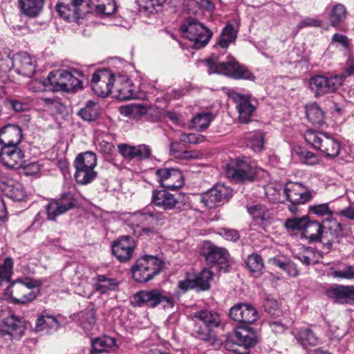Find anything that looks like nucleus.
<instances>
[{
  "instance_id": "1",
  "label": "nucleus",
  "mask_w": 354,
  "mask_h": 354,
  "mask_svg": "<svg viewBox=\"0 0 354 354\" xmlns=\"http://www.w3.org/2000/svg\"><path fill=\"white\" fill-rule=\"evenodd\" d=\"M349 230L335 219H326L322 223L317 221H306L303 234L310 241H320L330 250L335 239L349 235Z\"/></svg>"
},
{
  "instance_id": "2",
  "label": "nucleus",
  "mask_w": 354,
  "mask_h": 354,
  "mask_svg": "<svg viewBox=\"0 0 354 354\" xmlns=\"http://www.w3.org/2000/svg\"><path fill=\"white\" fill-rule=\"evenodd\" d=\"M209 67L208 73H219L235 80H245L254 82L256 77L245 65L234 59L227 62H218L217 57H211L206 60Z\"/></svg>"
},
{
  "instance_id": "3",
  "label": "nucleus",
  "mask_w": 354,
  "mask_h": 354,
  "mask_svg": "<svg viewBox=\"0 0 354 354\" xmlns=\"http://www.w3.org/2000/svg\"><path fill=\"white\" fill-rule=\"evenodd\" d=\"M80 75L81 73L76 70L52 71L49 73L44 85L46 87H49L50 91L54 92L73 91L82 87V81L77 76Z\"/></svg>"
},
{
  "instance_id": "4",
  "label": "nucleus",
  "mask_w": 354,
  "mask_h": 354,
  "mask_svg": "<svg viewBox=\"0 0 354 354\" xmlns=\"http://www.w3.org/2000/svg\"><path fill=\"white\" fill-rule=\"evenodd\" d=\"M180 30L183 37L193 42L192 47L195 49L205 47L213 35L211 30L192 17L184 20Z\"/></svg>"
},
{
  "instance_id": "5",
  "label": "nucleus",
  "mask_w": 354,
  "mask_h": 354,
  "mask_svg": "<svg viewBox=\"0 0 354 354\" xmlns=\"http://www.w3.org/2000/svg\"><path fill=\"white\" fill-rule=\"evenodd\" d=\"M304 138L315 149L321 151L328 157L335 158L339 154V142L327 133L308 129Z\"/></svg>"
},
{
  "instance_id": "6",
  "label": "nucleus",
  "mask_w": 354,
  "mask_h": 354,
  "mask_svg": "<svg viewBox=\"0 0 354 354\" xmlns=\"http://www.w3.org/2000/svg\"><path fill=\"white\" fill-rule=\"evenodd\" d=\"M40 285L39 281L30 278L24 280L17 279L9 286L7 292L10 295L14 303L26 304L33 301L37 297L36 288Z\"/></svg>"
},
{
  "instance_id": "7",
  "label": "nucleus",
  "mask_w": 354,
  "mask_h": 354,
  "mask_svg": "<svg viewBox=\"0 0 354 354\" xmlns=\"http://www.w3.org/2000/svg\"><path fill=\"white\" fill-rule=\"evenodd\" d=\"M25 327L21 321L6 309L0 310V337L6 341L19 340Z\"/></svg>"
},
{
  "instance_id": "8",
  "label": "nucleus",
  "mask_w": 354,
  "mask_h": 354,
  "mask_svg": "<svg viewBox=\"0 0 354 354\" xmlns=\"http://www.w3.org/2000/svg\"><path fill=\"white\" fill-rule=\"evenodd\" d=\"M200 252L210 266L218 265L221 270L225 272L228 271L230 255L225 248L218 247L211 241H207L203 243Z\"/></svg>"
},
{
  "instance_id": "9",
  "label": "nucleus",
  "mask_w": 354,
  "mask_h": 354,
  "mask_svg": "<svg viewBox=\"0 0 354 354\" xmlns=\"http://www.w3.org/2000/svg\"><path fill=\"white\" fill-rule=\"evenodd\" d=\"M342 75L326 77L321 75L313 76L309 80V88L316 97L335 92L343 84Z\"/></svg>"
},
{
  "instance_id": "10",
  "label": "nucleus",
  "mask_w": 354,
  "mask_h": 354,
  "mask_svg": "<svg viewBox=\"0 0 354 354\" xmlns=\"http://www.w3.org/2000/svg\"><path fill=\"white\" fill-rule=\"evenodd\" d=\"M226 175L235 183L252 182L256 176V171L247 160L235 158L227 165Z\"/></svg>"
},
{
  "instance_id": "11",
  "label": "nucleus",
  "mask_w": 354,
  "mask_h": 354,
  "mask_svg": "<svg viewBox=\"0 0 354 354\" xmlns=\"http://www.w3.org/2000/svg\"><path fill=\"white\" fill-rule=\"evenodd\" d=\"M116 73L109 69L97 71L92 75L91 86L93 92L102 97L112 93Z\"/></svg>"
},
{
  "instance_id": "12",
  "label": "nucleus",
  "mask_w": 354,
  "mask_h": 354,
  "mask_svg": "<svg viewBox=\"0 0 354 354\" xmlns=\"http://www.w3.org/2000/svg\"><path fill=\"white\" fill-rule=\"evenodd\" d=\"M283 194L291 205L289 210L295 214L297 212V206L308 202L312 198V194L309 191L298 183L290 182L284 186Z\"/></svg>"
},
{
  "instance_id": "13",
  "label": "nucleus",
  "mask_w": 354,
  "mask_h": 354,
  "mask_svg": "<svg viewBox=\"0 0 354 354\" xmlns=\"http://www.w3.org/2000/svg\"><path fill=\"white\" fill-rule=\"evenodd\" d=\"M75 198L73 194L67 192L61 195L58 199H53L46 206L47 218L54 221L55 218L72 209L75 205Z\"/></svg>"
},
{
  "instance_id": "14",
  "label": "nucleus",
  "mask_w": 354,
  "mask_h": 354,
  "mask_svg": "<svg viewBox=\"0 0 354 354\" xmlns=\"http://www.w3.org/2000/svg\"><path fill=\"white\" fill-rule=\"evenodd\" d=\"M24 151L19 145H3L0 152V161L6 167L17 169L26 162Z\"/></svg>"
},
{
  "instance_id": "15",
  "label": "nucleus",
  "mask_w": 354,
  "mask_h": 354,
  "mask_svg": "<svg viewBox=\"0 0 354 354\" xmlns=\"http://www.w3.org/2000/svg\"><path fill=\"white\" fill-rule=\"evenodd\" d=\"M133 278L138 282L145 283L155 275V256L144 255L132 268Z\"/></svg>"
},
{
  "instance_id": "16",
  "label": "nucleus",
  "mask_w": 354,
  "mask_h": 354,
  "mask_svg": "<svg viewBox=\"0 0 354 354\" xmlns=\"http://www.w3.org/2000/svg\"><path fill=\"white\" fill-rule=\"evenodd\" d=\"M232 196V190L222 184H217L201 196V200L208 208H214L218 203H225Z\"/></svg>"
},
{
  "instance_id": "17",
  "label": "nucleus",
  "mask_w": 354,
  "mask_h": 354,
  "mask_svg": "<svg viewBox=\"0 0 354 354\" xmlns=\"http://www.w3.org/2000/svg\"><path fill=\"white\" fill-rule=\"evenodd\" d=\"M15 72L25 77H32L36 71V59L26 52L15 55L12 58L8 57Z\"/></svg>"
},
{
  "instance_id": "18",
  "label": "nucleus",
  "mask_w": 354,
  "mask_h": 354,
  "mask_svg": "<svg viewBox=\"0 0 354 354\" xmlns=\"http://www.w3.org/2000/svg\"><path fill=\"white\" fill-rule=\"evenodd\" d=\"M136 248V242L130 236H123L114 241L111 250L115 258L122 263L129 261Z\"/></svg>"
},
{
  "instance_id": "19",
  "label": "nucleus",
  "mask_w": 354,
  "mask_h": 354,
  "mask_svg": "<svg viewBox=\"0 0 354 354\" xmlns=\"http://www.w3.org/2000/svg\"><path fill=\"white\" fill-rule=\"evenodd\" d=\"M230 317L242 324H252L259 318L257 309L250 304L239 303L232 306L229 312Z\"/></svg>"
},
{
  "instance_id": "20",
  "label": "nucleus",
  "mask_w": 354,
  "mask_h": 354,
  "mask_svg": "<svg viewBox=\"0 0 354 354\" xmlns=\"http://www.w3.org/2000/svg\"><path fill=\"white\" fill-rule=\"evenodd\" d=\"M112 93L119 100H127L136 97L134 86L127 73H116Z\"/></svg>"
},
{
  "instance_id": "21",
  "label": "nucleus",
  "mask_w": 354,
  "mask_h": 354,
  "mask_svg": "<svg viewBox=\"0 0 354 354\" xmlns=\"http://www.w3.org/2000/svg\"><path fill=\"white\" fill-rule=\"evenodd\" d=\"M234 340L240 348H243V351L239 348L234 351L238 354H248V349L257 344L258 338L251 327H240L234 333Z\"/></svg>"
},
{
  "instance_id": "22",
  "label": "nucleus",
  "mask_w": 354,
  "mask_h": 354,
  "mask_svg": "<svg viewBox=\"0 0 354 354\" xmlns=\"http://www.w3.org/2000/svg\"><path fill=\"white\" fill-rule=\"evenodd\" d=\"M325 293L335 303L341 304L354 303V286L333 284L326 290Z\"/></svg>"
},
{
  "instance_id": "23",
  "label": "nucleus",
  "mask_w": 354,
  "mask_h": 354,
  "mask_svg": "<svg viewBox=\"0 0 354 354\" xmlns=\"http://www.w3.org/2000/svg\"><path fill=\"white\" fill-rule=\"evenodd\" d=\"M83 2V0H59L56 10L59 15L66 21H77L82 15L80 6Z\"/></svg>"
},
{
  "instance_id": "24",
  "label": "nucleus",
  "mask_w": 354,
  "mask_h": 354,
  "mask_svg": "<svg viewBox=\"0 0 354 354\" xmlns=\"http://www.w3.org/2000/svg\"><path fill=\"white\" fill-rule=\"evenodd\" d=\"M230 97L236 103L239 113V120L241 123H248L250 120L254 106L251 104L249 97L234 91L229 94Z\"/></svg>"
},
{
  "instance_id": "25",
  "label": "nucleus",
  "mask_w": 354,
  "mask_h": 354,
  "mask_svg": "<svg viewBox=\"0 0 354 354\" xmlns=\"http://www.w3.org/2000/svg\"><path fill=\"white\" fill-rule=\"evenodd\" d=\"M246 208L248 212L252 216L254 225L265 229L272 223V217L266 205L262 204L249 205Z\"/></svg>"
},
{
  "instance_id": "26",
  "label": "nucleus",
  "mask_w": 354,
  "mask_h": 354,
  "mask_svg": "<svg viewBox=\"0 0 354 354\" xmlns=\"http://www.w3.org/2000/svg\"><path fill=\"white\" fill-rule=\"evenodd\" d=\"M23 138L21 128L15 124H8L0 129V144L19 145Z\"/></svg>"
},
{
  "instance_id": "27",
  "label": "nucleus",
  "mask_w": 354,
  "mask_h": 354,
  "mask_svg": "<svg viewBox=\"0 0 354 354\" xmlns=\"http://www.w3.org/2000/svg\"><path fill=\"white\" fill-rule=\"evenodd\" d=\"M151 194L152 203L141 211L135 214L136 218L140 223V224H138V226L140 225L142 226L141 230L142 233L147 234V235L153 232V227H146L145 225L153 224L155 220V205L153 204L155 201V189L152 190Z\"/></svg>"
},
{
  "instance_id": "28",
  "label": "nucleus",
  "mask_w": 354,
  "mask_h": 354,
  "mask_svg": "<svg viewBox=\"0 0 354 354\" xmlns=\"http://www.w3.org/2000/svg\"><path fill=\"white\" fill-rule=\"evenodd\" d=\"M71 319L87 333L91 330L95 324L96 312L93 306H89L73 314Z\"/></svg>"
},
{
  "instance_id": "29",
  "label": "nucleus",
  "mask_w": 354,
  "mask_h": 354,
  "mask_svg": "<svg viewBox=\"0 0 354 354\" xmlns=\"http://www.w3.org/2000/svg\"><path fill=\"white\" fill-rule=\"evenodd\" d=\"M189 317L194 322H203L204 325L212 329L221 325V319L219 314L209 310H201L192 313Z\"/></svg>"
},
{
  "instance_id": "30",
  "label": "nucleus",
  "mask_w": 354,
  "mask_h": 354,
  "mask_svg": "<svg viewBox=\"0 0 354 354\" xmlns=\"http://www.w3.org/2000/svg\"><path fill=\"white\" fill-rule=\"evenodd\" d=\"M60 324L55 316L50 315H41L37 317L35 324L37 331H44L50 333L59 328Z\"/></svg>"
},
{
  "instance_id": "31",
  "label": "nucleus",
  "mask_w": 354,
  "mask_h": 354,
  "mask_svg": "<svg viewBox=\"0 0 354 354\" xmlns=\"http://www.w3.org/2000/svg\"><path fill=\"white\" fill-rule=\"evenodd\" d=\"M295 337L298 343L304 348L309 346H315L319 342L316 334L309 328H301L295 333Z\"/></svg>"
},
{
  "instance_id": "32",
  "label": "nucleus",
  "mask_w": 354,
  "mask_h": 354,
  "mask_svg": "<svg viewBox=\"0 0 354 354\" xmlns=\"http://www.w3.org/2000/svg\"><path fill=\"white\" fill-rule=\"evenodd\" d=\"M91 343V354H99L104 352H108L116 346V340L107 335L93 339Z\"/></svg>"
},
{
  "instance_id": "33",
  "label": "nucleus",
  "mask_w": 354,
  "mask_h": 354,
  "mask_svg": "<svg viewBox=\"0 0 354 354\" xmlns=\"http://www.w3.org/2000/svg\"><path fill=\"white\" fill-rule=\"evenodd\" d=\"M19 3L23 14L35 17L39 15L42 10L44 0H19Z\"/></svg>"
},
{
  "instance_id": "34",
  "label": "nucleus",
  "mask_w": 354,
  "mask_h": 354,
  "mask_svg": "<svg viewBox=\"0 0 354 354\" xmlns=\"http://www.w3.org/2000/svg\"><path fill=\"white\" fill-rule=\"evenodd\" d=\"M347 10L342 3L335 4L329 14L330 24L333 27L339 28L346 20Z\"/></svg>"
},
{
  "instance_id": "35",
  "label": "nucleus",
  "mask_w": 354,
  "mask_h": 354,
  "mask_svg": "<svg viewBox=\"0 0 354 354\" xmlns=\"http://www.w3.org/2000/svg\"><path fill=\"white\" fill-rule=\"evenodd\" d=\"M118 288V282L116 279L106 277L104 275H98L96 283L93 286V290L101 294L111 290H115Z\"/></svg>"
},
{
  "instance_id": "36",
  "label": "nucleus",
  "mask_w": 354,
  "mask_h": 354,
  "mask_svg": "<svg viewBox=\"0 0 354 354\" xmlns=\"http://www.w3.org/2000/svg\"><path fill=\"white\" fill-rule=\"evenodd\" d=\"M178 203L174 195L165 189L156 191V206L162 207L165 210L172 209Z\"/></svg>"
},
{
  "instance_id": "37",
  "label": "nucleus",
  "mask_w": 354,
  "mask_h": 354,
  "mask_svg": "<svg viewBox=\"0 0 354 354\" xmlns=\"http://www.w3.org/2000/svg\"><path fill=\"white\" fill-rule=\"evenodd\" d=\"M306 113L309 122L313 124L322 125L324 123V112L317 104L306 106Z\"/></svg>"
},
{
  "instance_id": "38",
  "label": "nucleus",
  "mask_w": 354,
  "mask_h": 354,
  "mask_svg": "<svg viewBox=\"0 0 354 354\" xmlns=\"http://www.w3.org/2000/svg\"><path fill=\"white\" fill-rule=\"evenodd\" d=\"M97 165L96 155L91 152L87 151L80 153L74 161L75 167H82L85 169H93Z\"/></svg>"
},
{
  "instance_id": "39",
  "label": "nucleus",
  "mask_w": 354,
  "mask_h": 354,
  "mask_svg": "<svg viewBox=\"0 0 354 354\" xmlns=\"http://www.w3.org/2000/svg\"><path fill=\"white\" fill-rule=\"evenodd\" d=\"M5 196L14 201H21L26 197V192L20 183L7 184L3 188Z\"/></svg>"
},
{
  "instance_id": "40",
  "label": "nucleus",
  "mask_w": 354,
  "mask_h": 354,
  "mask_svg": "<svg viewBox=\"0 0 354 354\" xmlns=\"http://www.w3.org/2000/svg\"><path fill=\"white\" fill-rule=\"evenodd\" d=\"M266 197L272 203L281 201L284 186L282 184L271 183L263 187Z\"/></svg>"
},
{
  "instance_id": "41",
  "label": "nucleus",
  "mask_w": 354,
  "mask_h": 354,
  "mask_svg": "<svg viewBox=\"0 0 354 354\" xmlns=\"http://www.w3.org/2000/svg\"><path fill=\"white\" fill-rule=\"evenodd\" d=\"M133 306H142L149 304L152 308L155 307V290H142L136 293L131 300Z\"/></svg>"
},
{
  "instance_id": "42",
  "label": "nucleus",
  "mask_w": 354,
  "mask_h": 354,
  "mask_svg": "<svg viewBox=\"0 0 354 354\" xmlns=\"http://www.w3.org/2000/svg\"><path fill=\"white\" fill-rule=\"evenodd\" d=\"M214 118V115L209 112L198 113L192 120V127L198 131H203L209 127Z\"/></svg>"
},
{
  "instance_id": "43",
  "label": "nucleus",
  "mask_w": 354,
  "mask_h": 354,
  "mask_svg": "<svg viewBox=\"0 0 354 354\" xmlns=\"http://www.w3.org/2000/svg\"><path fill=\"white\" fill-rule=\"evenodd\" d=\"M213 272L203 268L200 273L194 277L196 281V287L198 290H207L210 288L209 281L212 279Z\"/></svg>"
},
{
  "instance_id": "44",
  "label": "nucleus",
  "mask_w": 354,
  "mask_h": 354,
  "mask_svg": "<svg viewBox=\"0 0 354 354\" xmlns=\"http://www.w3.org/2000/svg\"><path fill=\"white\" fill-rule=\"evenodd\" d=\"M78 115L86 121H94L99 116L98 106L94 102L89 101L84 107L78 111Z\"/></svg>"
},
{
  "instance_id": "45",
  "label": "nucleus",
  "mask_w": 354,
  "mask_h": 354,
  "mask_svg": "<svg viewBox=\"0 0 354 354\" xmlns=\"http://www.w3.org/2000/svg\"><path fill=\"white\" fill-rule=\"evenodd\" d=\"M247 268L255 277L261 274L264 267L262 257L258 254H252L248 257L245 261Z\"/></svg>"
},
{
  "instance_id": "46",
  "label": "nucleus",
  "mask_w": 354,
  "mask_h": 354,
  "mask_svg": "<svg viewBox=\"0 0 354 354\" xmlns=\"http://www.w3.org/2000/svg\"><path fill=\"white\" fill-rule=\"evenodd\" d=\"M97 176L93 169L75 167V179L80 185H87L93 181Z\"/></svg>"
},
{
  "instance_id": "47",
  "label": "nucleus",
  "mask_w": 354,
  "mask_h": 354,
  "mask_svg": "<svg viewBox=\"0 0 354 354\" xmlns=\"http://www.w3.org/2000/svg\"><path fill=\"white\" fill-rule=\"evenodd\" d=\"M295 153L303 163L308 165H315L319 162L318 156L305 148L297 147L295 149Z\"/></svg>"
},
{
  "instance_id": "48",
  "label": "nucleus",
  "mask_w": 354,
  "mask_h": 354,
  "mask_svg": "<svg viewBox=\"0 0 354 354\" xmlns=\"http://www.w3.org/2000/svg\"><path fill=\"white\" fill-rule=\"evenodd\" d=\"M183 185V175L178 169L176 171H174L170 178H167V180L161 185V187L167 189L175 190L182 187Z\"/></svg>"
},
{
  "instance_id": "49",
  "label": "nucleus",
  "mask_w": 354,
  "mask_h": 354,
  "mask_svg": "<svg viewBox=\"0 0 354 354\" xmlns=\"http://www.w3.org/2000/svg\"><path fill=\"white\" fill-rule=\"evenodd\" d=\"M236 37L233 25L227 24L223 29L217 44L223 48H227L230 44L235 39Z\"/></svg>"
},
{
  "instance_id": "50",
  "label": "nucleus",
  "mask_w": 354,
  "mask_h": 354,
  "mask_svg": "<svg viewBox=\"0 0 354 354\" xmlns=\"http://www.w3.org/2000/svg\"><path fill=\"white\" fill-rule=\"evenodd\" d=\"M97 1L98 3L95 6V8L99 14L111 15L117 10L115 0H97Z\"/></svg>"
},
{
  "instance_id": "51",
  "label": "nucleus",
  "mask_w": 354,
  "mask_h": 354,
  "mask_svg": "<svg viewBox=\"0 0 354 354\" xmlns=\"http://www.w3.org/2000/svg\"><path fill=\"white\" fill-rule=\"evenodd\" d=\"M152 109L151 105L145 104H133L122 108V113L126 115H142L147 113Z\"/></svg>"
},
{
  "instance_id": "52",
  "label": "nucleus",
  "mask_w": 354,
  "mask_h": 354,
  "mask_svg": "<svg viewBox=\"0 0 354 354\" xmlns=\"http://www.w3.org/2000/svg\"><path fill=\"white\" fill-rule=\"evenodd\" d=\"M332 275L335 278L354 281V266L343 264L334 270Z\"/></svg>"
},
{
  "instance_id": "53",
  "label": "nucleus",
  "mask_w": 354,
  "mask_h": 354,
  "mask_svg": "<svg viewBox=\"0 0 354 354\" xmlns=\"http://www.w3.org/2000/svg\"><path fill=\"white\" fill-rule=\"evenodd\" d=\"M13 262L11 258L7 257L3 263L0 265V283L3 281H8L12 274Z\"/></svg>"
},
{
  "instance_id": "54",
  "label": "nucleus",
  "mask_w": 354,
  "mask_h": 354,
  "mask_svg": "<svg viewBox=\"0 0 354 354\" xmlns=\"http://www.w3.org/2000/svg\"><path fill=\"white\" fill-rule=\"evenodd\" d=\"M140 12L145 16L150 17L154 14V0H136Z\"/></svg>"
},
{
  "instance_id": "55",
  "label": "nucleus",
  "mask_w": 354,
  "mask_h": 354,
  "mask_svg": "<svg viewBox=\"0 0 354 354\" xmlns=\"http://www.w3.org/2000/svg\"><path fill=\"white\" fill-rule=\"evenodd\" d=\"M250 147L254 150L259 151L263 148L264 133L261 131L253 133L249 138Z\"/></svg>"
},
{
  "instance_id": "56",
  "label": "nucleus",
  "mask_w": 354,
  "mask_h": 354,
  "mask_svg": "<svg viewBox=\"0 0 354 354\" xmlns=\"http://www.w3.org/2000/svg\"><path fill=\"white\" fill-rule=\"evenodd\" d=\"M309 212L318 216H332L333 212L330 209L328 203H322L309 207Z\"/></svg>"
},
{
  "instance_id": "57",
  "label": "nucleus",
  "mask_w": 354,
  "mask_h": 354,
  "mask_svg": "<svg viewBox=\"0 0 354 354\" xmlns=\"http://www.w3.org/2000/svg\"><path fill=\"white\" fill-rule=\"evenodd\" d=\"M307 219H308V216H304L301 218H292V219H287L285 222V227L287 229H290L292 230H304Z\"/></svg>"
},
{
  "instance_id": "58",
  "label": "nucleus",
  "mask_w": 354,
  "mask_h": 354,
  "mask_svg": "<svg viewBox=\"0 0 354 354\" xmlns=\"http://www.w3.org/2000/svg\"><path fill=\"white\" fill-rule=\"evenodd\" d=\"M212 330V328L205 325L204 327L199 326L196 330H194V333L196 338L203 341H210L214 338V335Z\"/></svg>"
},
{
  "instance_id": "59",
  "label": "nucleus",
  "mask_w": 354,
  "mask_h": 354,
  "mask_svg": "<svg viewBox=\"0 0 354 354\" xmlns=\"http://www.w3.org/2000/svg\"><path fill=\"white\" fill-rule=\"evenodd\" d=\"M218 234L225 240L237 242L240 239L239 232L235 229L223 227L219 230Z\"/></svg>"
},
{
  "instance_id": "60",
  "label": "nucleus",
  "mask_w": 354,
  "mask_h": 354,
  "mask_svg": "<svg viewBox=\"0 0 354 354\" xmlns=\"http://www.w3.org/2000/svg\"><path fill=\"white\" fill-rule=\"evenodd\" d=\"M205 137L203 135L195 133H182L180 140L183 142L196 145L203 142Z\"/></svg>"
},
{
  "instance_id": "61",
  "label": "nucleus",
  "mask_w": 354,
  "mask_h": 354,
  "mask_svg": "<svg viewBox=\"0 0 354 354\" xmlns=\"http://www.w3.org/2000/svg\"><path fill=\"white\" fill-rule=\"evenodd\" d=\"M151 155V150L146 145H140L136 147L135 158L142 160L148 158Z\"/></svg>"
},
{
  "instance_id": "62",
  "label": "nucleus",
  "mask_w": 354,
  "mask_h": 354,
  "mask_svg": "<svg viewBox=\"0 0 354 354\" xmlns=\"http://www.w3.org/2000/svg\"><path fill=\"white\" fill-rule=\"evenodd\" d=\"M107 140L102 139L100 138H98L97 140V147L99 149L105 154H109L112 152L113 150V144L109 141L110 137L106 136Z\"/></svg>"
},
{
  "instance_id": "63",
  "label": "nucleus",
  "mask_w": 354,
  "mask_h": 354,
  "mask_svg": "<svg viewBox=\"0 0 354 354\" xmlns=\"http://www.w3.org/2000/svg\"><path fill=\"white\" fill-rule=\"evenodd\" d=\"M135 146L127 144H121L118 145V150L121 155L129 159L135 158Z\"/></svg>"
},
{
  "instance_id": "64",
  "label": "nucleus",
  "mask_w": 354,
  "mask_h": 354,
  "mask_svg": "<svg viewBox=\"0 0 354 354\" xmlns=\"http://www.w3.org/2000/svg\"><path fill=\"white\" fill-rule=\"evenodd\" d=\"M263 307L268 313L273 315L277 314L279 309L278 302L272 298H267L263 302Z\"/></svg>"
}]
</instances>
